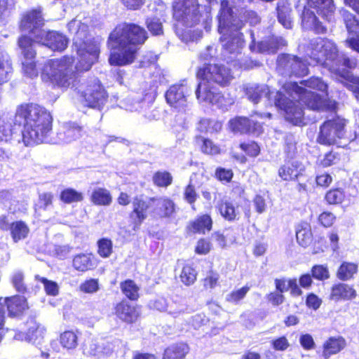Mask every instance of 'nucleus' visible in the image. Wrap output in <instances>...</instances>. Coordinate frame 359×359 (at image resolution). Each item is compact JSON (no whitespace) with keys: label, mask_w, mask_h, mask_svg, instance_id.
<instances>
[{"label":"nucleus","mask_w":359,"mask_h":359,"mask_svg":"<svg viewBox=\"0 0 359 359\" xmlns=\"http://www.w3.org/2000/svg\"><path fill=\"white\" fill-rule=\"evenodd\" d=\"M73 47L79 57L76 65L74 57L69 55L46 60L41 71L43 83L62 90L78 88L80 73L88 72L98 61L100 50L93 39L86 33L82 36L79 32L73 39Z\"/></svg>","instance_id":"nucleus-1"},{"label":"nucleus","mask_w":359,"mask_h":359,"mask_svg":"<svg viewBox=\"0 0 359 359\" xmlns=\"http://www.w3.org/2000/svg\"><path fill=\"white\" fill-rule=\"evenodd\" d=\"M53 118L44 107L34 102H23L16 107L13 124L0 116V142L11 141L22 127L21 142L25 147L45 142L53 130Z\"/></svg>","instance_id":"nucleus-2"},{"label":"nucleus","mask_w":359,"mask_h":359,"mask_svg":"<svg viewBox=\"0 0 359 359\" xmlns=\"http://www.w3.org/2000/svg\"><path fill=\"white\" fill-rule=\"evenodd\" d=\"M310 57L317 65L327 68L332 76L341 83H351L352 91L359 101V77L351 73L358 61L340 53L336 44L327 38L317 37L309 43Z\"/></svg>","instance_id":"nucleus-3"},{"label":"nucleus","mask_w":359,"mask_h":359,"mask_svg":"<svg viewBox=\"0 0 359 359\" xmlns=\"http://www.w3.org/2000/svg\"><path fill=\"white\" fill-rule=\"evenodd\" d=\"M149 36L144 27L134 22H123L115 26L108 37L111 53L109 62L113 66L132 64Z\"/></svg>","instance_id":"nucleus-4"},{"label":"nucleus","mask_w":359,"mask_h":359,"mask_svg":"<svg viewBox=\"0 0 359 359\" xmlns=\"http://www.w3.org/2000/svg\"><path fill=\"white\" fill-rule=\"evenodd\" d=\"M195 76L198 81L195 91L197 100L218 107H226L229 103L224 95L215 87L230 86L234 76L229 67L223 64L204 62L196 67Z\"/></svg>","instance_id":"nucleus-5"},{"label":"nucleus","mask_w":359,"mask_h":359,"mask_svg":"<svg viewBox=\"0 0 359 359\" xmlns=\"http://www.w3.org/2000/svg\"><path fill=\"white\" fill-rule=\"evenodd\" d=\"M223 128V122L209 118H201L196 126L198 134L194 137V142L199 151L204 155L217 156L222 152L221 146L213 140L204 136L208 133H219Z\"/></svg>","instance_id":"nucleus-6"},{"label":"nucleus","mask_w":359,"mask_h":359,"mask_svg":"<svg viewBox=\"0 0 359 359\" xmlns=\"http://www.w3.org/2000/svg\"><path fill=\"white\" fill-rule=\"evenodd\" d=\"M38 43L36 37L22 34L17 40V46L21 57L22 71L29 78L38 76L39 72L36 65V50L35 44Z\"/></svg>","instance_id":"nucleus-7"},{"label":"nucleus","mask_w":359,"mask_h":359,"mask_svg":"<svg viewBox=\"0 0 359 359\" xmlns=\"http://www.w3.org/2000/svg\"><path fill=\"white\" fill-rule=\"evenodd\" d=\"M346 121L339 116L325 121L319 127L316 142L323 146H332L344 137Z\"/></svg>","instance_id":"nucleus-8"},{"label":"nucleus","mask_w":359,"mask_h":359,"mask_svg":"<svg viewBox=\"0 0 359 359\" xmlns=\"http://www.w3.org/2000/svg\"><path fill=\"white\" fill-rule=\"evenodd\" d=\"M274 105L283 113L287 121L294 126H299L304 122V111L299 99H290L283 92L278 90L274 97Z\"/></svg>","instance_id":"nucleus-9"},{"label":"nucleus","mask_w":359,"mask_h":359,"mask_svg":"<svg viewBox=\"0 0 359 359\" xmlns=\"http://www.w3.org/2000/svg\"><path fill=\"white\" fill-rule=\"evenodd\" d=\"M233 22L219 27V32L222 34L219 40L224 42L223 49L229 54L236 52L243 43V34L239 31L244 26V23L238 18H233Z\"/></svg>","instance_id":"nucleus-10"},{"label":"nucleus","mask_w":359,"mask_h":359,"mask_svg":"<svg viewBox=\"0 0 359 359\" xmlns=\"http://www.w3.org/2000/svg\"><path fill=\"white\" fill-rule=\"evenodd\" d=\"M80 97L86 107L100 110L107 102L109 94L100 81L95 79L87 83Z\"/></svg>","instance_id":"nucleus-11"},{"label":"nucleus","mask_w":359,"mask_h":359,"mask_svg":"<svg viewBox=\"0 0 359 359\" xmlns=\"http://www.w3.org/2000/svg\"><path fill=\"white\" fill-rule=\"evenodd\" d=\"M292 90L298 95L299 101L308 109L315 111H329L333 108V104L328 99L323 97L319 94L309 90L298 85L297 82L290 83Z\"/></svg>","instance_id":"nucleus-12"},{"label":"nucleus","mask_w":359,"mask_h":359,"mask_svg":"<svg viewBox=\"0 0 359 359\" xmlns=\"http://www.w3.org/2000/svg\"><path fill=\"white\" fill-rule=\"evenodd\" d=\"M200 5L197 0H176L172 5V15L177 21L191 22V25L199 22Z\"/></svg>","instance_id":"nucleus-13"},{"label":"nucleus","mask_w":359,"mask_h":359,"mask_svg":"<svg viewBox=\"0 0 359 359\" xmlns=\"http://www.w3.org/2000/svg\"><path fill=\"white\" fill-rule=\"evenodd\" d=\"M6 306L8 315L11 318H19L29 309L27 299L18 294L2 297H0V330L4 328L5 323V310Z\"/></svg>","instance_id":"nucleus-14"},{"label":"nucleus","mask_w":359,"mask_h":359,"mask_svg":"<svg viewBox=\"0 0 359 359\" xmlns=\"http://www.w3.org/2000/svg\"><path fill=\"white\" fill-rule=\"evenodd\" d=\"M44 19L40 8L31 9L25 12L19 22V29L23 34L37 37L43 31Z\"/></svg>","instance_id":"nucleus-15"},{"label":"nucleus","mask_w":359,"mask_h":359,"mask_svg":"<svg viewBox=\"0 0 359 359\" xmlns=\"http://www.w3.org/2000/svg\"><path fill=\"white\" fill-rule=\"evenodd\" d=\"M156 198L151 197L149 201L140 196H135L132 201V209L128 214L130 226L133 231H137L147 219L151 208L149 201L154 202Z\"/></svg>","instance_id":"nucleus-16"},{"label":"nucleus","mask_w":359,"mask_h":359,"mask_svg":"<svg viewBox=\"0 0 359 359\" xmlns=\"http://www.w3.org/2000/svg\"><path fill=\"white\" fill-rule=\"evenodd\" d=\"M228 126L231 132L241 135L259 136L264 131L262 123L247 116H235L229 121Z\"/></svg>","instance_id":"nucleus-17"},{"label":"nucleus","mask_w":359,"mask_h":359,"mask_svg":"<svg viewBox=\"0 0 359 359\" xmlns=\"http://www.w3.org/2000/svg\"><path fill=\"white\" fill-rule=\"evenodd\" d=\"M140 309V306L132 304L127 299H122L114 304L113 313L121 322L134 325L141 318Z\"/></svg>","instance_id":"nucleus-18"},{"label":"nucleus","mask_w":359,"mask_h":359,"mask_svg":"<svg viewBox=\"0 0 359 359\" xmlns=\"http://www.w3.org/2000/svg\"><path fill=\"white\" fill-rule=\"evenodd\" d=\"M38 44L47 46L54 51H63L68 46L69 40L62 34L54 30H44L36 37Z\"/></svg>","instance_id":"nucleus-19"},{"label":"nucleus","mask_w":359,"mask_h":359,"mask_svg":"<svg viewBox=\"0 0 359 359\" xmlns=\"http://www.w3.org/2000/svg\"><path fill=\"white\" fill-rule=\"evenodd\" d=\"M278 175L283 181L299 182L305 176V168L300 161L290 158L279 167Z\"/></svg>","instance_id":"nucleus-20"},{"label":"nucleus","mask_w":359,"mask_h":359,"mask_svg":"<svg viewBox=\"0 0 359 359\" xmlns=\"http://www.w3.org/2000/svg\"><path fill=\"white\" fill-rule=\"evenodd\" d=\"M278 62L281 67L289 71L290 75L300 77L309 73L306 65L296 55L282 53L278 55Z\"/></svg>","instance_id":"nucleus-21"},{"label":"nucleus","mask_w":359,"mask_h":359,"mask_svg":"<svg viewBox=\"0 0 359 359\" xmlns=\"http://www.w3.org/2000/svg\"><path fill=\"white\" fill-rule=\"evenodd\" d=\"M286 46L287 41L283 37L269 36L257 43L253 39L250 44V49L259 53L275 54L279 49Z\"/></svg>","instance_id":"nucleus-22"},{"label":"nucleus","mask_w":359,"mask_h":359,"mask_svg":"<svg viewBox=\"0 0 359 359\" xmlns=\"http://www.w3.org/2000/svg\"><path fill=\"white\" fill-rule=\"evenodd\" d=\"M213 227V219L208 213L197 215L194 219L190 220L186 227V233L189 236L199 234L205 235L210 232Z\"/></svg>","instance_id":"nucleus-23"},{"label":"nucleus","mask_w":359,"mask_h":359,"mask_svg":"<svg viewBox=\"0 0 359 359\" xmlns=\"http://www.w3.org/2000/svg\"><path fill=\"white\" fill-rule=\"evenodd\" d=\"M357 291L353 285L337 283L330 287L329 298L334 302L351 301L356 298Z\"/></svg>","instance_id":"nucleus-24"},{"label":"nucleus","mask_w":359,"mask_h":359,"mask_svg":"<svg viewBox=\"0 0 359 359\" xmlns=\"http://www.w3.org/2000/svg\"><path fill=\"white\" fill-rule=\"evenodd\" d=\"M99 260L93 252H80L72 258V267L79 272H86L95 269Z\"/></svg>","instance_id":"nucleus-25"},{"label":"nucleus","mask_w":359,"mask_h":359,"mask_svg":"<svg viewBox=\"0 0 359 359\" xmlns=\"http://www.w3.org/2000/svg\"><path fill=\"white\" fill-rule=\"evenodd\" d=\"M187 89L183 84H174L165 93V99L169 105L174 108H180L185 105L187 102Z\"/></svg>","instance_id":"nucleus-26"},{"label":"nucleus","mask_w":359,"mask_h":359,"mask_svg":"<svg viewBox=\"0 0 359 359\" xmlns=\"http://www.w3.org/2000/svg\"><path fill=\"white\" fill-rule=\"evenodd\" d=\"M347 346L346 339L342 336H332L328 337L322 345V357L329 359L332 355L341 352Z\"/></svg>","instance_id":"nucleus-27"},{"label":"nucleus","mask_w":359,"mask_h":359,"mask_svg":"<svg viewBox=\"0 0 359 359\" xmlns=\"http://www.w3.org/2000/svg\"><path fill=\"white\" fill-rule=\"evenodd\" d=\"M307 5L316 10L323 19L330 21L336 10L333 0H306Z\"/></svg>","instance_id":"nucleus-28"},{"label":"nucleus","mask_w":359,"mask_h":359,"mask_svg":"<svg viewBox=\"0 0 359 359\" xmlns=\"http://www.w3.org/2000/svg\"><path fill=\"white\" fill-rule=\"evenodd\" d=\"M344 4L359 15V0H344ZM344 23L349 33H359V20L353 14L348 13L344 18Z\"/></svg>","instance_id":"nucleus-29"},{"label":"nucleus","mask_w":359,"mask_h":359,"mask_svg":"<svg viewBox=\"0 0 359 359\" xmlns=\"http://www.w3.org/2000/svg\"><path fill=\"white\" fill-rule=\"evenodd\" d=\"M295 231L297 242L300 246L307 248L312 243L313 236L309 222L301 221L296 226Z\"/></svg>","instance_id":"nucleus-30"},{"label":"nucleus","mask_w":359,"mask_h":359,"mask_svg":"<svg viewBox=\"0 0 359 359\" xmlns=\"http://www.w3.org/2000/svg\"><path fill=\"white\" fill-rule=\"evenodd\" d=\"M232 201L220 200L216 205V208L222 217L229 222H233L239 219L240 212Z\"/></svg>","instance_id":"nucleus-31"},{"label":"nucleus","mask_w":359,"mask_h":359,"mask_svg":"<svg viewBox=\"0 0 359 359\" xmlns=\"http://www.w3.org/2000/svg\"><path fill=\"white\" fill-rule=\"evenodd\" d=\"M90 202L96 206H109L113 201L109 190L104 187L95 188L90 195Z\"/></svg>","instance_id":"nucleus-32"},{"label":"nucleus","mask_w":359,"mask_h":359,"mask_svg":"<svg viewBox=\"0 0 359 359\" xmlns=\"http://www.w3.org/2000/svg\"><path fill=\"white\" fill-rule=\"evenodd\" d=\"M302 23L305 25L312 26V29L317 34H325L327 27L323 25L313 11L309 8H304L302 15Z\"/></svg>","instance_id":"nucleus-33"},{"label":"nucleus","mask_w":359,"mask_h":359,"mask_svg":"<svg viewBox=\"0 0 359 359\" xmlns=\"http://www.w3.org/2000/svg\"><path fill=\"white\" fill-rule=\"evenodd\" d=\"M189 352V346L183 342L170 344L163 351L162 359H184Z\"/></svg>","instance_id":"nucleus-34"},{"label":"nucleus","mask_w":359,"mask_h":359,"mask_svg":"<svg viewBox=\"0 0 359 359\" xmlns=\"http://www.w3.org/2000/svg\"><path fill=\"white\" fill-rule=\"evenodd\" d=\"M10 235L14 243L25 239L29 233V227L23 220H16L11 223Z\"/></svg>","instance_id":"nucleus-35"},{"label":"nucleus","mask_w":359,"mask_h":359,"mask_svg":"<svg viewBox=\"0 0 359 359\" xmlns=\"http://www.w3.org/2000/svg\"><path fill=\"white\" fill-rule=\"evenodd\" d=\"M120 289L128 301L136 302L140 297V288L132 279H126L120 283Z\"/></svg>","instance_id":"nucleus-36"},{"label":"nucleus","mask_w":359,"mask_h":359,"mask_svg":"<svg viewBox=\"0 0 359 359\" xmlns=\"http://www.w3.org/2000/svg\"><path fill=\"white\" fill-rule=\"evenodd\" d=\"M358 264L351 262H343L337 269L336 276L339 280L346 281L353 279L358 273Z\"/></svg>","instance_id":"nucleus-37"},{"label":"nucleus","mask_w":359,"mask_h":359,"mask_svg":"<svg viewBox=\"0 0 359 359\" xmlns=\"http://www.w3.org/2000/svg\"><path fill=\"white\" fill-rule=\"evenodd\" d=\"M276 11L278 22L287 29L292 28V22L290 16L292 9L290 6V4L286 1L278 2L277 4Z\"/></svg>","instance_id":"nucleus-38"},{"label":"nucleus","mask_w":359,"mask_h":359,"mask_svg":"<svg viewBox=\"0 0 359 359\" xmlns=\"http://www.w3.org/2000/svg\"><path fill=\"white\" fill-rule=\"evenodd\" d=\"M270 93L271 92L267 87L259 85L249 86L245 89V94L247 98L255 104H257L260 102L263 95L269 97Z\"/></svg>","instance_id":"nucleus-39"},{"label":"nucleus","mask_w":359,"mask_h":359,"mask_svg":"<svg viewBox=\"0 0 359 359\" xmlns=\"http://www.w3.org/2000/svg\"><path fill=\"white\" fill-rule=\"evenodd\" d=\"M59 198L62 203L70 204L83 201L84 196L82 192L73 188H65L60 191Z\"/></svg>","instance_id":"nucleus-40"},{"label":"nucleus","mask_w":359,"mask_h":359,"mask_svg":"<svg viewBox=\"0 0 359 359\" xmlns=\"http://www.w3.org/2000/svg\"><path fill=\"white\" fill-rule=\"evenodd\" d=\"M153 184L158 188H167L173 182L172 174L167 170H157L152 175Z\"/></svg>","instance_id":"nucleus-41"},{"label":"nucleus","mask_w":359,"mask_h":359,"mask_svg":"<svg viewBox=\"0 0 359 359\" xmlns=\"http://www.w3.org/2000/svg\"><path fill=\"white\" fill-rule=\"evenodd\" d=\"M345 198V192L342 188L334 187L329 189L324 196V201L329 205L341 204Z\"/></svg>","instance_id":"nucleus-42"},{"label":"nucleus","mask_w":359,"mask_h":359,"mask_svg":"<svg viewBox=\"0 0 359 359\" xmlns=\"http://www.w3.org/2000/svg\"><path fill=\"white\" fill-rule=\"evenodd\" d=\"M176 212V205L173 200L168 197L161 198V205L158 208V216L161 219L172 217Z\"/></svg>","instance_id":"nucleus-43"},{"label":"nucleus","mask_w":359,"mask_h":359,"mask_svg":"<svg viewBox=\"0 0 359 359\" xmlns=\"http://www.w3.org/2000/svg\"><path fill=\"white\" fill-rule=\"evenodd\" d=\"M83 127L75 123H68L64 130V139L66 142L75 141L83 136Z\"/></svg>","instance_id":"nucleus-44"},{"label":"nucleus","mask_w":359,"mask_h":359,"mask_svg":"<svg viewBox=\"0 0 359 359\" xmlns=\"http://www.w3.org/2000/svg\"><path fill=\"white\" fill-rule=\"evenodd\" d=\"M197 275L198 273L192 264H186L182 266L180 274V281L186 286H190L196 282Z\"/></svg>","instance_id":"nucleus-45"},{"label":"nucleus","mask_w":359,"mask_h":359,"mask_svg":"<svg viewBox=\"0 0 359 359\" xmlns=\"http://www.w3.org/2000/svg\"><path fill=\"white\" fill-rule=\"evenodd\" d=\"M60 343L63 348L73 349L78 345V336L73 330H65L60 334Z\"/></svg>","instance_id":"nucleus-46"},{"label":"nucleus","mask_w":359,"mask_h":359,"mask_svg":"<svg viewBox=\"0 0 359 359\" xmlns=\"http://www.w3.org/2000/svg\"><path fill=\"white\" fill-rule=\"evenodd\" d=\"M97 252L103 259L109 258L113 253V242L109 238H101L97 241Z\"/></svg>","instance_id":"nucleus-47"},{"label":"nucleus","mask_w":359,"mask_h":359,"mask_svg":"<svg viewBox=\"0 0 359 359\" xmlns=\"http://www.w3.org/2000/svg\"><path fill=\"white\" fill-rule=\"evenodd\" d=\"M239 148L246 154V156L251 158L258 156L261 152L259 144L254 140L241 142L239 144Z\"/></svg>","instance_id":"nucleus-48"},{"label":"nucleus","mask_w":359,"mask_h":359,"mask_svg":"<svg viewBox=\"0 0 359 359\" xmlns=\"http://www.w3.org/2000/svg\"><path fill=\"white\" fill-rule=\"evenodd\" d=\"M234 176L232 169L224 167H217L215 170L214 177L222 184L231 182Z\"/></svg>","instance_id":"nucleus-49"},{"label":"nucleus","mask_w":359,"mask_h":359,"mask_svg":"<svg viewBox=\"0 0 359 359\" xmlns=\"http://www.w3.org/2000/svg\"><path fill=\"white\" fill-rule=\"evenodd\" d=\"M340 154L338 152L334 149H330L323 155L318 164L323 168L331 167L337 164L340 161Z\"/></svg>","instance_id":"nucleus-50"},{"label":"nucleus","mask_w":359,"mask_h":359,"mask_svg":"<svg viewBox=\"0 0 359 359\" xmlns=\"http://www.w3.org/2000/svg\"><path fill=\"white\" fill-rule=\"evenodd\" d=\"M212 250V244L209 238L201 237L196 243L194 252L198 255H206Z\"/></svg>","instance_id":"nucleus-51"},{"label":"nucleus","mask_w":359,"mask_h":359,"mask_svg":"<svg viewBox=\"0 0 359 359\" xmlns=\"http://www.w3.org/2000/svg\"><path fill=\"white\" fill-rule=\"evenodd\" d=\"M249 290L250 287L248 285H245L238 290H233L227 294L226 297V301L237 304L245 298Z\"/></svg>","instance_id":"nucleus-52"},{"label":"nucleus","mask_w":359,"mask_h":359,"mask_svg":"<svg viewBox=\"0 0 359 359\" xmlns=\"http://www.w3.org/2000/svg\"><path fill=\"white\" fill-rule=\"evenodd\" d=\"M183 198L184 201L192 207L194 205L197 199L198 198V194H197L195 186L191 181L187 184L183 191Z\"/></svg>","instance_id":"nucleus-53"},{"label":"nucleus","mask_w":359,"mask_h":359,"mask_svg":"<svg viewBox=\"0 0 359 359\" xmlns=\"http://www.w3.org/2000/svg\"><path fill=\"white\" fill-rule=\"evenodd\" d=\"M312 277L318 280H325L330 278V272L327 265L316 264L311 269Z\"/></svg>","instance_id":"nucleus-54"},{"label":"nucleus","mask_w":359,"mask_h":359,"mask_svg":"<svg viewBox=\"0 0 359 359\" xmlns=\"http://www.w3.org/2000/svg\"><path fill=\"white\" fill-rule=\"evenodd\" d=\"M301 83L309 88L315 89L323 93H327V85L322 80V79L318 77H311Z\"/></svg>","instance_id":"nucleus-55"},{"label":"nucleus","mask_w":359,"mask_h":359,"mask_svg":"<svg viewBox=\"0 0 359 359\" xmlns=\"http://www.w3.org/2000/svg\"><path fill=\"white\" fill-rule=\"evenodd\" d=\"M148 30L154 36L163 34V25L160 20L157 18H147L145 22Z\"/></svg>","instance_id":"nucleus-56"},{"label":"nucleus","mask_w":359,"mask_h":359,"mask_svg":"<svg viewBox=\"0 0 359 359\" xmlns=\"http://www.w3.org/2000/svg\"><path fill=\"white\" fill-rule=\"evenodd\" d=\"M336 219V216L332 212L326 210L318 215V222L324 228H330L334 225Z\"/></svg>","instance_id":"nucleus-57"},{"label":"nucleus","mask_w":359,"mask_h":359,"mask_svg":"<svg viewBox=\"0 0 359 359\" xmlns=\"http://www.w3.org/2000/svg\"><path fill=\"white\" fill-rule=\"evenodd\" d=\"M54 194L51 192H43L39 194L38 206L43 210H46L53 205Z\"/></svg>","instance_id":"nucleus-58"},{"label":"nucleus","mask_w":359,"mask_h":359,"mask_svg":"<svg viewBox=\"0 0 359 359\" xmlns=\"http://www.w3.org/2000/svg\"><path fill=\"white\" fill-rule=\"evenodd\" d=\"M79 289L84 293H94L99 290V281L97 278H89L85 280L79 285Z\"/></svg>","instance_id":"nucleus-59"},{"label":"nucleus","mask_w":359,"mask_h":359,"mask_svg":"<svg viewBox=\"0 0 359 359\" xmlns=\"http://www.w3.org/2000/svg\"><path fill=\"white\" fill-rule=\"evenodd\" d=\"M271 346L276 351H285L290 347V344L285 336H280L271 340Z\"/></svg>","instance_id":"nucleus-60"},{"label":"nucleus","mask_w":359,"mask_h":359,"mask_svg":"<svg viewBox=\"0 0 359 359\" xmlns=\"http://www.w3.org/2000/svg\"><path fill=\"white\" fill-rule=\"evenodd\" d=\"M219 275L213 270H210L207 276L203 279V286L206 288L215 287L219 282Z\"/></svg>","instance_id":"nucleus-61"},{"label":"nucleus","mask_w":359,"mask_h":359,"mask_svg":"<svg viewBox=\"0 0 359 359\" xmlns=\"http://www.w3.org/2000/svg\"><path fill=\"white\" fill-rule=\"evenodd\" d=\"M231 197L233 201H245V191L243 186L241 184H236L232 187L230 191Z\"/></svg>","instance_id":"nucleus-62"},{"label":"nucleus","mask_w":359,"mask_h":359,"mask_svg":"<svg viewBox=\"0 0 359 359\" xmlns=\"http://www.w3.org/2000/svg\"><path fill=\"white\" fill-rule=\"evenodd\" d=\"M39 280L43 284L46 293L48 295L55 296L58 294V286L55 282L49 280L44 277L40 278Z\"/></svg>","instance_id":"nucleus-63"},{"label":"nucleus","mask_w":359,"mask_h":359,"mask_svg":"<svg viewBox=\"0 0 359 359\" xmlns=\"http://www.w3.org/2000/svg\"><path fill=\"white\" fill-rule=\"evenodd\" d=\"M301 346L306 351H311L315 348V341L310 334H302L299 339Z\"/></svg>","instance_id":"nucleus-64"}]
</instances>
